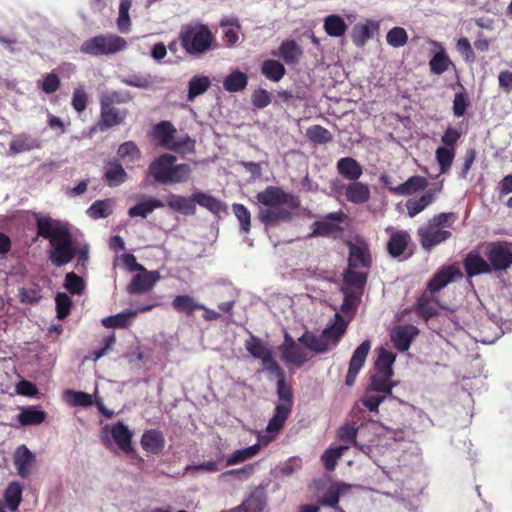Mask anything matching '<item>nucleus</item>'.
I'll use <instances>...</instances> for the list:
<instances>
[{
  "mask_svg": "<svg viewBox=\"0 0 512 512\" xmlns=\"http://www.w3.org/2000/svg\"><path fill=\"white\" fill-rule=\"evenodd\" d=\"M178 41L186 54L199 56L214 49L215 37L205 24H187L181 27Z\"/></svg>",
  "mask_w": 512,
  "mask_h": 512,
  "instance_id": "obj_4",
  "label": "nucleus"
},
{
  "mask_svg": "<svg viewBox=\"0 0 512 512\" xmlns=\"http://www.w3.org/2000/svg\"><path fill=\"white\" fill-rule=\"evenodd\" d=\"M13 462L18 475L22 478H27L32 472V466L35 462V454H33L25 445H20L15 450Z\"/></svg>",
  "mask_w": 512,
  "mask_h": 512,
  "instance_id": "obj_25",
  "label": "nucleus"
},
{
  "mask_svg": "<svg viewBox=\"0 0 512 512\" xmlns=\"http://www.w3.org/2000/svg\"><path fill=\"white\" fill-rule=\"evenodd\" d=\"M386 41L390 46L400 48L407 44L408 34L402 27H393L387 32Z\"/></svg>",
  "mask_w": 512,
  "mask_h": 512,
  "instance_id": "obj_58",
  "label": "nucleus"
},
{
  "mask_svg": "<svg viewBox=\"0 0 512 512\" xmlns=\"http://www.w3.org/2000/svg\"><path fill=\"white\" fill-rule=\"evenodd\" d=\"M103 179L109 187H117L127 180V173L117 160H109L104 164Z\"/></svg>",
  "mask_w": 512,
  "mask_h": 512,
  "instance_id": "obj_28",
  "label": "nucleus"
},
{
  "mask_svg": "<svg viewBox=\"0 0 512 512\" xmlns=\"http://www.w3.org/2000/svg\"><path fill=\"white\" fill-rule=\"evenodd\" d=\"M370 348L371 342L369 340H364L353 352L345 379V384L347 386L354 385L356 377L366 361Z\"/></svg>",
  "mask_w": 512,
  "mask_h": 512,
  "instance_id": "obj_20",
  "label": "nucleus"
},
{
  "mask_svg": "<svg viewBox=\"0 0 512 512\" xmlns=\"http://www.w3.org/2000/svg\"><path fill=\"white\" fill-rule=\"evenodd\" d=\"M232 210L240 223V228L244 233H249L251 229V213L246 206L240 203H234Z\"/></svg>",
  "mask_w": 512,
  "mask_h": 512,
  "instance_id": "obj_57",
  "label": "nucleus"
},
{
  "mask_svg": "<svg viewBox=\"0 0 512 512\" xmlns=\"http://www.w3.org/2000/svg\"><path fill=\"white\" fill-rule=\"evenodd\" d=\"M117 155L123 160L135 161L141 157V151L135 142L126 141L118 147Z\"/></svg>",
  "mask_w": 512,
  "mask_h": 512,
  "instance_id": "obj_60",
  "label": "nucleus"
},
{
  "mask_svg": "<svg viewBox=\"0 0 512 512\" xmlns=\"http://www.w3.org/2000/svg\"><path fill=\"white\" fill-rule=\"evenodd\" d=\"M342 292L344 294V300L341 304L340 310L343 314L350 315V320L358 308L362 294L355 292L351 289L343 288Z\"/></svg>",
  "mask_w": 512,
  "mask_h": 512,
  "instance_id": "obj_48",
  "label": "nucleus"
},
{
  "mask_svg": "<svg viewBox=\"0 0 512 512\" xmlns=\"http://www.w3.org/2000/svg\"><path fill=\"white\" fill-rule=\"evenodd\" d=\"M262 75L273 82H279L285 75L286 69L278 60L268 59L262 63Z\"/></svg>",
  "mask_w": 512,
  "mask_h": 512,
  "instance_id": "obj_44",
  "label": "nucleus"
},
{
  "mask_svg": "<svg viewBox=\"0 0 512 512\" xmlns=\"http://www.w3.org/2000/svg\"><path fill=\"white\" fill-rule=\"evenodd\" d=\"M138 271L139 273L133 276L131 282L127 286V292L130 295L149 292L159 280L158 272L148 271L145 267Z\"/></svg>",
  "mask_w": 512,
  "mask_h": 512,
  "instance_id": "obj_18",
  "label": "nucleus"
},
{
  "mask_svg": "<svg viewBox=\"0 0 512 512\" xmlns=\"http://www.w3.org/2000/svg\"><path fill=\"white\" fill-rule=\"evenodd\" d=\"M396 355L391 351L384 348L379 350L378 358L375 362V372L385 373L388 375H394L393 364L395 362Z\"/></svg>",
  "mask_w": 512,
  "mask_h": 512,
  "instance_id": "obj_47",
  "label": "nucleus"
},
{
  "mask_svg": "<svg viewBox=\"0 0 512 512\" xmlns=\"http://www.w3.org/2000/svg\"><path fill=\"white\" fill-rule=\"evenodd\" d=\"M83 279L74 272L67 273L65 276V288L74 295H79L84 290Z\"/></svg>",
  "mask_w": 512,
  "mask_h": 512,
  "instance_id": "obj_64",
  "label": "nucleus"
},
{
  "mask_svg": "<svg viewBox=\"0 0 512 512\" xmlns=\"http://www.w3.org/2000/svg\"><path fill=\"white\" fill-rule=\"evenodd\" d=\"M286 418H271L267 427L266 434H260L258 437L259 443L249 446L244 449L234 451L226 460V464L231 466L244 462L254 457L260 449V444L266 445L274 439L276 434L281 430Z\"/></svg>",
  "mask_w": 512,
  "mask_h": 512,
  "instance_id": "obj_9",
  "label": "nucleus"
},
{
  "mask_svg": "<svg viewBox=\"0 0 512 512\" xmlns=\"http://www.w3.org/2000/svg\"><path fill=\"white\" fill-rule=\"evenodd\" d=\"M164 207V203L155 198H148L144 201H141L134 206L130 207L128 210V215L131 218L134 217H142L146 218L150 213H152L155 209Z\"/></svg>",
  "mask_w": 512,
  "mask_h": 512,
  "instance_id": "obj_40",
  "label": "nucleus"
},
{
  "mask_svg": "<svg viewBox=\"0 0 512 512\" xmlns=\"http://www.w3.org/2000/svg\"><path fill=\"white\" fill-rule=\"evenodd\" d=\"M279 351L285 362L297 367L302 366L309 359L305 349L297 345L287 332L284 335V342L279 346Z\"/></svg>",
  "mask_w": 512,
  "mask_h": 512,
  "instance_id": "obj_17",
  "label": "nucleus"
},
{
  "mask_svg": "<svg viewBox=\"0 0 512 512\" xmlns=\"http://www.w3.org/2000/svg\"><path fill=\"white\" fill-rule=\"evenodd\" d=\"M88 104V95L83 86H78L74 89L71 105L75 111L82 113L86 110Z\"/></svg>",
  "mask_w": 512,
  "mask_h": 512,
  "instance_id": "obj_61",
  "label": "nucleus"
},
{
  "mask_svg": "<svg viewBox=\"0 0 512 512\" xmlns=\"http://www.w3.org/2000/svg\"><path fill=\"white\" fill-rule=\"evenodd\" d=\"M456 50L460 53L466 63L472 64L476 61V54L470 41L466 37L458 39L456 43Z\"/></svg>",
  "mask_w": 512,
  "mask_h": 512,
  "instance_id": "obj_62",
  "label": "nucleus"
},
{
  "mask_svg": "<svg viewBox=\"0 0 512 512\" xmlns=\"http://www.w3.org/2000/svg\"><path fill=\"white\" fill-rule=\"evenodd\" d=\"M42 147V141L27 133H19L13 136L9 143V152L11 154H20L29 152Z\"/></svg>",
  "mask_w": 512,
  "mask_h": 512,
  "instance_id": "obj_26",
  "label": "nucleus"
},
{
  "mask_svg": "<svg viewBox=\"0 0 512 512\" xmlns=\"http://www.w3.org/2000/svg\"><path fill=\"white\" fill-rule=\"evenodd\" d=\"M347 449V445H340L338 447L326 450L322 456V461L325 468L329 471H332L336 466L337 460L344 454Z\"/></svg>",
  "mask_w": 512,
  "mask_h": 512,
  "instance_id": "obj_59",
  "label": "nucleus"
},
{
  "mask_svg": "<svg viewBox=\"0 0 512 512\" xmlns=\"http://www.w3.org/2000/svg\"><path fill=\"white\" fill-rule=\"evenodd\" d=\"M192 173V168L187 163L173 164L170 175L168 176V184L186 183Z\"/></svg>",
  "mask_w": 512,
  "mask_h": 512,
  "instance_id": "obj_51",
  "label": "nucleus"
},
{
  "mask_svg": "<svg viewBox=\"0 0 512 512\" xmlns=\"http://www.w3.org/2000/svg\"><path fill=\"white\" fill-rule=\"evenodd\" d=\"M37 236L49 240L48 259L55 267L70 263L77 254V247L67 223L49 216L36 220Z\"/></svg>",
  "mask_w": 512,
  "mask_h": 512,
  "instance_id": "obj_1",
  "label": "nucleus"
},
{
  "mask_svg": "<svg viewBox=\"0 0 512 512\" xmlns=\"http://www.w3.org/2000/svg\"><path fill=\"white\" fill-rule=\"evenodd\" d=\"M349 488L350 485L345 483H337L335 485H332L323 495L321 499L322 505L338 509L337 504L339 502V497L342 494H344Z\"/></svg>",
  "mask_w": 512,
  "mask_h": 512,
  "instance_id": "obj_50",
  "label": "nucleus"
},
{
  "mask_svg": "<svg viewBox=\"0 0 512 512\" xmlns=\"http://www.w3.org/2000/svg\"><path fill=\"white\" fill-rule=\"evenodd\" d=\"M346 217V214L342 211L327 214L324 220L313 223L311 236H328L342 231V228L335 222H344Z\"/></svg>",
  "mask_w": 512,
  "mask_h": 512,
  "instance_id": "obj_21",
  "label": "nucleus"
},
{
  "mask_svg": "<svg viewBox=\"0 0 512 512\" xmlns=\"http://www.w3.org/2000/svg\"><path fill=\"white\" fill-rule=\"evenodd\" d=\"M337 172L350 182L358 180L363 174L361 164L352 157H343L337 161Z\"/></svg>",
  "mask_w": 512,
  "mask_h": 512,
  "instance_id": "obj_31",
  "label": "nucleus"
},
{
  "mask_svg": "<svg viewBox=\"0 0 512 512\" xmlns=\"http://www.w3.org/2000/svg\"><path fill=\"white\" fill-rule=\"evenodd\" d=\"M110 199L96 200L88 208L87 214L93 219L106 218L112 213Z\"/></svg>",
  "mask_w": 512,
  "mask_h": 512,
  "instance_id": "obj_55",
  "label": "nucleus"
},
{
  "mask_svg": "<svg viewBox=\"0 0 512 512\" xmlns=\"http://www.w3.org/2000/svg\"><path fill=\"white\" fill-rule=\"evenodd\" d=\"M156 305L149 304L140 306L136 311L121 312L116 315L108 316L102 319V325L106 328H127L130 325V318L135 316L139 312H148L152 310Z\"/></svg>",
  "mask_w": 512,
  "mask_h": 512,
  "instance_id": "obj_27",
  "label": "nucleus"
},
{
  "mask_svg": "<svg viewBox=\"0 0 512 512\" xmlns=\"http://www.w3.org/2000/svg\"><path fill=\"white\" fill-rule=\"evenodd\" d=\"M306 137L315 144H326L333 140L332 133L321 125H312L306 130Z\"/></svg>",
  "mask_w": 512,
  "mask_h": 512,
  "instance_id": "obj_52",
  "label": "nucleus"
},
{
  "mask_svg": "<svg viewBox=\"0 0 512 512\" xmlns=\"http://www.w3.org/2000/svg\"><path fill=\"white\" fill-rule=\"evenodd\" d=\"M65 400L73 407H88L93 404L92 395L82 391L67 390Z\"/></svg>",
  "mask_w": 512,
  "mask_h": 512,
  "instance_id": "obj_54",
  "label": "nucleus"
},
{
  "mask_svg": "<svg viewBox=\"0 0 512 512\" xmlns=\"http://www.w3.org/2000/svg\"><path fill=\"white\" fill-rule=\"evenodd\" d=\"M171 305L176 312L187 316H192L199 308H204V304L199 303L190 295L175 296Z\"/></svg>",
  "mask_w": 512,
  "mask_h": 512,
  "instance_id": "obj_39",
  "label": "nucleus"
},
{
  "mask_svg": "<svg viewBox=\"0 0 512 512\" xmlns=\"http://www.w3.org/2000/svg\"><path fill=\"white\" fill-rule=\"evenodd\" d=\"M417 237L422 248L430 252L434 247L450 239L452 233L449 230L437 227L428 220L425 225L418 228Z\"/></svg>",
  "mask_w": 512,
  "mask_h": 512,
  "instance_id": "obj_13",
  "label": "nucleus"
},
{
  "mask_svg": "<svg viewBox=\"0 0 512 512\" xmlns=\"http://www.w3.org/2000/svg\"><path fill=\"white\" fill-rule=\"evenodd\" d=\"M244 346L253 358L261 360L264 369L268 373L278 371L280 365L273 358L272 350L261 338L250 334L249 339L245 340Z\"/></svg>",
  "mask_w": 512,
  "mask_h": 512,
  "instance_id": "obj_11",
  "label": "nucleus"
},
{
  "mask_svg": "<svg viewBox=\"0 0 512 512\" xmlns=\"http://www.w3.org/2000/svg\"><path fill=\"white\" fill-rule=\"evenodd\" d=\"M441 188L442 185L440 184L438 188L427 191L418 199H408L406 202L408 215L410 217H415L417 214L425 210L430 204L433 203L435 199V192L440 191Z\"/></svg>",
  "mask_w": 512,
  "mask_h": 512,
  "instance_id": "obj_38",
  "label": "nucleus"
},
{
  "mask_svg": "<svg viewBox=\"0 0 512 512\" xmlns=\"http://www.w3.org/2000/svg\"><path fill=\"white\" fill-rule=\"evenodd\" d=\"M23 486L19 482H11L4 491V500L11 512L18 510L22 501Z\"/></svg>",
  "mask_w": 512,
  "mask_h": 512,
  "instance_id": "obj_42",
  "label": "nucleus"
},
{
  "mask_svg": "<svg viewBox=\"0 0 512 512\" xmlns=\"http://www.w3.org/2000/svg\"><path fill=\"white\" fill-rule=\"evenodd\" d=\"M258 204L265 208L258 211V219L265 226H275L280 222L289 221L291 213L283 208L289 200V194L278 186H267L256 195Z\"/></svg>",
  "mask_w": 512,
  "mask_h": 512,
  "instance_id": "obj_3",
  "label": "nucleus"
},
{
  "mask_svg": "<svg viewBox=\"0 0 512 512\" xmlns=\"http://www.w3.org/2000/svg\"><path fill=\"white\" fill-rule=\"evenodd\" d=\"M247 84V74L237 69L229 73L223 80V88L230 93L244 90Z\"/></svg>",
  "mask_w": 512,
  "mask_h": 512,
  "instance_id": "obj_41",
  "label": "nucleus"
},
{
  "mask_svg": "<svg viewBox=\"0 0 512 512\" xmlns=\"http://www.w3.org/2000/svg\"><path fill=\"white\" fill-rule=\"evenodd\" d=\"M394 385L392 375L375 372L371 376L365 394L356 402L355 408L361 410L362 407H365L370 412H377L380 403L391 395Z\"/></svg>",
  "mask_w": 512,
  "mask_h": 512,
  "instance_id": "obj_7",
  "label": "nucleus"
},
{
  "mask_svg": "<svg viewBox=\"0 0 512 512\" xmlns=\"http://www.w3.org/2000/svg\"><path fill=\"white\" fill-rule=\"evenodd\" d=\"M176 162L172 154H162L155 158L148 167L149 174L160 184L168 185L171 167Z\"/></svg>",
  "mask_w": 512,
  "mask_h": 512,
  "instance_id": "obj_19",
  "label": "nucleus"
},
{
  "mask_svg": "<svg viewBox=\"0 0 512 512\" xmlns=\"http://www.w3.org/2000/svg\"><path fill=\"white\" fill-rule=\"evenodd\" d=\"M132 99L133 96L129 91H110L101 94L100 116L97 123L90 128V133L105 132L124 124L129 111L117 108L116 105L129 103Z\"/></svg>",
  "mask_w": 512,
  "mask_h": 512,
  "instance_id": "obj_2",
  "label": "nucleus"
},
{
  "mask_svg": "<svg viewBox=\"0 0 512 512\" xmlns=\"http://www.w3.org/2000/svg\"><path fill=\"white\" fill-rule=\"evenodd\" d=\"M368 280V273L347 267L343 272V289H351L363 294Z\"/></svg>",
  "mask_w": 512,
  "mask_h": 512,
  "instance_id": "obj_30",
  "label": "nucleus"
},
{
  "mask_svg": "<svg viewBox=\"0 0 512 512\" xmlns=\"http://www.w3.org/2000/svg\"><path fill=\"white\" fill-rule=\"evenodd\" d=\"M165 437L160 430L150 429L143 433L140 444L148 454H159L165 447Z\"/></svg>",
  "mask_w": 512,
  "mask_h": 512,
  "instance_id": "obj_29",
  "label": "nucleus"
},
{
  "mask_svg": "<svg viewBox=\"0 0 512 512\" xmlns=\"http://www.w3.org/2000/svg\"><path fill=\"white\" fill-rule=\"evenodd\" d=\"M273 55L278 56L288 65H294L301 59L303 51L295 40H284L280 44L278 52H273Z\"/></svg>",
  "mask_w": 512,
  "mask_h": 512,
  "instance_id": "obj_32",
  "label": "nucleus"
},
{
  "mask_svg": "<svg viewBox=\"0 0 512 512\" xmlns=\"http://www.w3.org/2000/svg\"><path fill=\"white\" fill-rule=\"evenodd\" d=\"M126 46V40L116 34H101L85 40L80 51L83 54L98 57L116 54Z\"/></svg>",
  "mask_w": 512,
  "mask_h": 512,
  "instance_id": "obj_8",
  "label": "nucleus"
},
{
  "mask_svg": "<svg viewBox=\"0 0 512 512\" xmlns=\"http://www.w3.org/2000/svg\"><path fill=\"white\" fill-rule=\"evenodd\" d=\"M55 301H56L57 318L60 320H63L70 313V310L72 307L71 298L65 293H58L55 298Z\"/></svg>",
  "mask_w": 512,
  "mask_h": 512,
  "instance_id": "obj_63",
  "label": "nucleus"
},
{
  "mask_svg": "<svg viewBox=\"0 0 512 512\" xmlns=\"http://www.w3.org/2000/svg\"><path fill=\"white\" fill-rule=\"evenodd\" d=\"M176 128L170 121H161L154 125L152 130L153 139L163 148L170 150L176 149V147L172 146L175 135Z\"/></svg>",
  "mask_w": 512,
  "mask_h": 512,
  "instance_id": "obj_24",
  "label": "nucleus"
},
{
  "mask_svg": "<svg viewBox=\"0 0 512 512\" xmlns=\"http://www.w3.org/2000/svg\"><path fill=\"white\" fill-rule=\"evenodd\" d=\"M368 430L373 431L377 437L386 440V444H389L390 440L396 442L404 437L402 430L393 429L384 423H378L373 420V418H369L365 424H361L360 426L355 423H347L341 426L338 430V437L343 442L353 443L355 446H358V443L355 441L356 436L358 434L362 435Z\"/></svg>",
  "mask_w": 512,
  "mask_h": 512,
  "instance_id": "obj_6",
  "label": "nucleus"
},
{
  "mask_svg": "<svg viewBox=\"0 0 512 512\" xmlns=\"http://www.w3.org/2000/svg\"><path fill=\"white\" fill-rule=\"evenodd\" d=\"M428 186V180L423 176H411L404 183L389 187V190L395 195L408 196L418 191L425 190Z\"/></svg>",
  "mask_w": 512,
  "mask_h": 512,
  "instance_id": "obj_34",
  "label": "nucleus"
},
{
  "mask_svg": "<svg viewBox=\"0 0 512 512\" xmlns=\"http://www.w3.org/2000/svg\"><path fill=\"white\" fill-rule=\"evenodd\" d=\"M211 85L207 76H193L188 83V101H193L197 96L205 93Z\"/></svg>",
  "mask_w": 512,
  "mask_h": 512,
  "instance_id": "obj_49",
  "label": "nucleus"
},
{
  "mask_svg": "<svg viewBox=\"0 0 512 512\" xmlns=\"http://www.w3.org/2000/svg\"><path fill=\"white\" fill-rule=\"evenodd\" d=\"M132 437L133 431L121 421L103 424L99 431L102 445L114 455L134 453Z\"/></svg>",
  "mask_w": 512,
  "mask_h": 512,
  "instance_id": "obj_5",
  "label": "nucleus"
},
{
  "mask_svg": "<svg viewBox=\"0 0 512 512\" xmlns=\"http://www.w3.org/2000/svg\"><path fill=\"white\" fill-rule=\"evenodd\" d=\"M350 320L340 313L334 315V321L328 324L318 336L320 346L326 347L327 352L335 348L346 333Z\"/></svg>",
  "mask_w": 512,
  "mask_h": 512,
  "instance_id": "obj_12",
  "label": "nucleus"
},
{
  "mask_svg": "<svg viewBox=\"0 0 512 512\" xmlns=\"http://www.w3.org/2000/svg\"><path fill=\"white\" fill-rule=\"evenodd\" d=\"M411 237L407 231L398 230L391 234L387 242V252L393 258H398L405 252Z\"/></svg>",
  "mask_w": 512,
  "mask_h": 512,
  "instance_id": "obj_35",
  "label": "nucleus"
},
{
  "mask_svg": "<svg viewBox=\"0 0 512 512\" xmlns=\"http://www.w3.org/2000/svg\"><path fill=\"white\" fill-rule=\"evenodd\" d=\"M323 28L329 36L341 37L346 33L348 26L340 15L331 14L324 19Z\"/></svg>",
  "mask_w": 512,
  "mask_h": 512,
  "instance_id": "obj_45",
  "label": "nucleus"
},
{
  "mask_svg": "<svg viewBox=\"0 0 512 512\" xmlns=\"http://www.w3.org/2000/svg\"><path fill=\"white\" fill-rule=\"evenodd\" d=\"M463 273L456 264L441 267L427 283L426 291L431 294L439 292L448 284L461 279Z\"/></svg>",
  "mask_w": 512,
  "mask_h": 512,
  "instance_id": "obj_15",
  "label": "nucleus"
},
{
  "mask_svg": "<svg viewBox=\"0 0 512 512\" xmlns=\"http://www.w3.org/2000/svg\"><path fill=\"white\" fill-rule=\"evenodd\" d=\"M434 44L438 46L440 50L436 52L429 61V67L433 74L441 75L449 69L450 65H452V61L450 60L441 44L437 42H434Z\"/></svg>",
  "mask_w": 512,
  "mask_h": 512,
  "instance_id": "obj_43",
  "label": "nucleus"
},
{
  "mask_svg": "<svg viewBox=\"0 0 512 512\" xmlns=\"http://www.w3.org/2000/svg\"><path fill=\"white\" fill-rule=\"evenodd\" d=\"M269 374L277 377V393L279 402L276 405L273 416H288L291 412L293 404V393L291 386L286 383L285 375L281 367L279 366L278 371H271Z\"/></svg>",
  "mask_w": 512,
  "mask_h": 512,
  "instance_id": "obj_14",
  "label": "nucleus"
},
{
  "mask_svg": "<svg viewBox=\"0 0 512 512\" xmlns=\"http://www.w3.org/2000/svg\"><path fill=\"white\" fill-rule=\"evenodd\" d=\"M348 253V267L354 269H370L372 267V256L368 244L364 241L347 244Z\"/></svg>",
  "mask_w": 512,
  "mask_h": 512,
  "instance_id": "obj_16",
  "label": "nucleus"
},
{
  "mask_svg": "<svg viewBox=\"0 0 512 512\" xmlns=\"http://www.w3.org/2000/svg\"><path fill=\"white\" fill-rule=\"evenodd\" d=\"M371 193L368 184L358 180L350 182L345 188V197L353 204H364L370 199Z\"/></svg>",
  "mask_w": 512,
  "mask_h": 512,
  "instance_id": "obj_33",
  "label": "nucleus"
},
{
  "mask_svg": "<svg viewBox=\"0 0 512 512\" xmlns=\"http://www.w3.org/2000/svg\"><path fill=\"white\" fill-rule=\"evenodd\" d=\"M131 5V0H120L117 26L122 33H127L130 30L131 21L129 16V10L131 8Z\"/></svg>",
  "mask_w": 512,
  "mask_h": 512,
  "instance_id": "obj_56",
  "label": "nucleus"
},
{
  "mask_svg": "<svg viewBox=\"0 0 512 512\" xmlns=\"http://www.w3.org/2000/svg\"><path fill=\"white\" fill-rule=\"evenodd\" d=\"M167 206L176 212L184 215H194L196 213L195 200L193 195L191 197H185L181 195L170 194L167 199Z\"/></svg>",
  "mask_w": 512,
  "mask_h": 512,
  "instance_id": "obj_37",
  "label": "nucleus"
},
{
  "mask_svg": "<svg viewBox=\"0 0 512 512\" xmlns=\"http://www.w3.org/2000/svg\"><path fill=\"white\" fill-rule=\"evenodd\" d=\"M193 199L195 200V204L197 203L213 214H219L225 210V205L221 200L207 193L196 192L193 194Z\"/></svg>",
  "mask_w": 512,
  "mask_h": 512,
  "instance_id": "obj_46",
  "label": "nucleus"
},
{
  "mask_svg": "<svg viewBox=\"0 0 512 512\" xmlns=\"http://www.w3.org/2000/svg\"><path fill=\"white\" fill-rule=\"evenodd\" d=\"M455 154V148L440 146L436 149L435 156L441 173L444 174L450 170Z\"/></svg>",
  "mask_w": 512,
  "mask_h": 512,
  "instance_id": "obj_53",
  "label": "nucleus"
},
{
  "mask_svg": "<svg viewBox=\"0 0 512 512\" xmlns=\"http://www.w3.org/2000/svg\"><path fill=\"white\" fill-rule=\"evenodd\" d=\"M466 275L471 278L481 274H489L492 267L478 252L470 251L463 260Z\"/></svg>",
  "mask_w": 512,
  "mask_h": 512,
  "instance_id": "obj_23",
  "label": "nucleus"
},
{
  "mask_svg": "<svg viewBox=\"0 0 512 512\" xmlns=\"http://www.w3.org/2000/svg\"><path fill=\"white\" fill-rule=\"evenodd\" d=\"M378 23L368 20L365 24L354 25L351 38L355 46L362 48L373 37L374 31L378 30Z\"/></svg>",
  "mask_w": 512,
  "mask_h": 512,
  "instance_id": "obj_36",
  "label": "nucleus"
},
{
  "mask_svg": "<svg viewBox=\"0 0 512 512\" xmlns=\"http://www.w3.org/2000/svg\"><path fill=\"white\" fill-rule=\"evenodd\" d=\"M485 256L492 271H506L512 265V243L493 241L485 245Z\"/></svg>",
  "mask_w": 512,
  "mask_h": 512,
  "instance_id": "obj_10",
  "label": "nucleus"
},
{
  "mask_svg": "<svg viewBox=\"0 0 512 512\" xmlns=\"http://www.w3.org/2000/svg\"><path fill=\"white\" fill-rule=\"evenodd\" d=\"M418 333L419 330L414 325H400L391 331V341L398 351L405 352Z\"/></svg>",
  "mask_w": 512,
  "mask_h": 512,
  "instance_id": "obj_22",
  "label": "nucleus"
}]
</instances>
